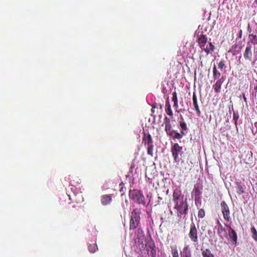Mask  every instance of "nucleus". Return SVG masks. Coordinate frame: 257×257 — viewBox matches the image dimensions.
<instances>
[{"label": "nucleus", "instance_id": "nucleus-1", "mask_svg": "<svg viewBox=\"0 0 257 257\" xmlns=\"http://www.w3.org/2000/svg\"><path fill=\"white\" fill-rule=\"evenodd\" d=\"M175 203V208L181 214H186L187 213L188 206L187 203L183 201V196H180L178 197L173 198Z\"/></svg>", "mask_w": 257, "mask_h": 257}, {"label": "nucleus", "instance_id": "nucleus-2", "mask_svg": "<svg viewBox=\"0 0 257 257\" xmlns=\"http://www.w3.org/2000/svg\"><path fill=\"white\" fill-rule=\"evenodd\" d=\"M129 197L139 204H145V197L140 191L137 190H131L129 192Z\"/></svg>", "mask_w": 257, "mask_h": 257}, {"label": "nucleus", "instance_id": "nucleus-3", "mask_svg": "<svg viewBox=\"0 0 257 257\" xmlns=\"http://www.w3.org/2000/svg\"><path fill=\"white\" fill-rule=\"evenodd\" d=\"M164 124L165 125V130L167 135L170 137L173 136L175 134V131L172 127L170 119L166 117L164 119Z\"/></svg>", "mask_w": 257, "mask_h": 257}, {"label": "nucleus", "instance_id": "nucleus-4", "mask_svg": "<svg viewBox=\"0 0 257 257\" xmlns=\"http://www.w3.org/2000/svg\"><path fill=\"white\" fill-rule=\"evenodd\" d=\"M189 236L191 240L195 243H197L198 241V235L197 230L196 226L194 223H192L190 226V229L189 233Z\"/></svg>", "mask_w": 257, "mask_h": 257}, {"label": "nucleus", "instance_id": "nucleus-5", "mask_svg": "<svg viewBox=\"0 0 257 257\" xmlns=\"http://www.w3.org/2000/svg\"><path fill=\"white\" fill-rule=\"evenodd\" d=\"M221 206L223 217L225 220L228 221L230 219V213L229 208L225 202H223L221 203Z\"/></svg>", "mask_w": 257, "mask_h": 257}, {"label": "nucleus", "instance_id": "nucleus-6", "mask_svg": "<svg viewBox=\"0 0 257 257\" xmlns=\"http://www.w3.org/2000/svg\"><path fill=\"white\" fill-rule=\"evenodd\" d=\"M202 185L200 183H196L194 185L193 190L192 192V196H201L202 190Z\"/></svg>", "mask_w": 257, "mask_h": 257}, {"label": "nucleus", "instance_id": "nucleus-7", "mask_svg": "<svg viewBox=\"0 0 257 257\" xmlns=\"http://www.w3.org/2000/svg\"><path fill=\"white\" fill-rule=\"evenodd\" d=\"M248 38L249 41L247 43V45L250 46L251 47H253V51L254 54L256 49L255 45L257 44V36L255 35L251 34L249 35Z\"/></svg>", "mask_w": 257, "mask_h": 257}, {"label": "nucleus", "instance_id": "nucleus-8", "mask_svg": "<svg viewBox=\"0 0 257 257\" xmlns=\"http://www.w3.org/2000/svg\"><path fill=\"white\" fill-rule=\"evenodd\" d=\"M182 149V147H180L178 144H175L172 149V153L175 161L178 158V154Z\"/></svg>", "mask_w": 257, "mask_h": 257}, {"label": "nucleus", "instance_id": "nucleus-9", "mask_svg": "<svg viewBox=\"0 0 257 257\" xmlns=\"http://www.w3.org/2000/svg\"><path fill=\"white\" fill-rule=\"evenodd\" d=\"M252 47L246 45L244 53L243 54L244 58L249 60V61H252Z\"/></svg>", "mask_w": 257, "mask_h": 257}, {"label": "nucleus", "instance_id": "nucleus-10", "mask_svg": "<svg viewBox=\"0 0 257 257\" xmlns=\"http://www.w3.org/2000/svg\"><path fill=\"white\" fill-rule=\"evenodd\" d=\"M202 50L204 51L207 54L212 52L214 50V46L211 42H208L207 43L204 44L200 47Z\"/></svg>", "mask_w": 257, "mask_h": 257}, {"label": "nucleus", "instance_id": "nucleus-11", "mask_svg": "<svg viewBox=\"0 0 257 257\" xmlns=\"http://www.w3.org/2000/svg\"><path fill=\"white\" fill-rule=\"evenodd\" d=\"M112 195H103L101 198V203L103 205H107L110 203Z\"/></svg>", "mask_w": 257, "mask_h": 257}, {"label": "nucleus", "instance_id": "nucleus-12", "mask_svg": "<svg viewBox=\"0 0 257 257\" xmlns=\"http://www.w3.org/2000/svg\"><path fill=\"white\" fill-rule=\"evenodd\" d=\"M224 81V78L222 77V78L219 79L216 82V83L213 85V88H214V91L216 93H219L220 92L221 85H222V83H223Z\"/></svg>", "mask_w": 257, "mask_h": 257}, {"label": "nucleus", "instance_id": "nucleus-13", "mask_svg": "<svg viewBox=\"0 0 257 257\" xmlns=\"http://www.w3.org/2000/svg\"><path fill=\"white\" fill-rule=\"evenodd\" d=\"M181 257H192L191 251L189 245H185L181 252Z\"/></svg>", "mask_w": 257, "mask_h": 257}, {"label": "nucleus", "instance_id": "nucleus-14", "mask_svg": "<svg viewBox=\"0 0 257 257\" xmlns=\"http://www.w3.org/2000/svg\"><path fill=\"white\" fill-rule=\"evenodd\" d=\"M149 248L148 249V253L151 257L156 256V249L155 247L154 243L151 242L149 245Z\"/></svg>", "mask_w": 257, "mask_h": 257}, {"label": "nucleus", "instance_id": "nucleus-15", "mask_svg": "<svg viewBox=\"0 0 257 257\" xmlns=\"http://www.w3.org/2000/svg\"><path fill=\"white\" fill-rule=\"evenodd\" d=\"M228 234L232 240L235 244H236L237 242V234L235 231L233 229L230 228Z\"/></svg>", "mask_w": 257, "mask_h": 257}, {"label": "nucleus", "instance_id": "nucleus-16", "mask_svg": "<svg viewBox=\"0 0 257 257\" xmlns=\"http://www.w3.org/2000/svg\"><path fill=\"white\" fill-rule=\"evenodd\" d=\"M193 102L195 110L196 111L198 115L200 114V111L198 105L197 104V97L195 94L193 95Z\"/></svg>", "mask_w": 257, "mask_h": 257}, {"label": "nucleus", "instance_id": "nucleus-17", "mask_svg": "<svg viewBox=\"0 0 257 257\" xmlns=\"http://www.w3.org/2000/svg\"><path fill=\"white\" fill-rule=\"evenodd\" d=\"M131 219H134L136 222V220L140 221L139 212L138 210L135 209L132 212Z\"/></svg>", "mask_w": 257, "mask_h": 257}, {"label": "nucleus", "instance_id": "nucleus-18", "mask_svg": "<svg viewBox=\"0 0 257 257\" xmlns=\"http://www.w3.org/2000/svg\"><path fill=\"white\" fill-rule=\"evenodd\" d=\"M213 76L214 79H219L221 76V73L217 70L215 65L213 67Z\"/></svg>", "mask_w": 257, "mask_h": 257}, {"label": "nucleus", "instance_id": "nucleus-19", "mask_svg": "<svg viewBox=\"0 0 257 257\" xmlns=\"http://www.w3.org/2000/svg\"><path fill=\"white\" fill-rule=\"evenodd\" d=\"M166 112L168 115L170 116H173V112L172 111L171 105L169 101H167L166 103Z\"/></svg>", "mask_w": 257, "mask_h": 257}, {"label": "nucleus", "instance_id": "nucleus-20", "mask_svg": "<svg viewBox=\"0 0 257 257\" xmlns=\"http://www.w3.org/2000/svg\"><path fill=\"white\" fill-rule=\"evenodd\" d=\"M202 254L203 257H214V255L208 249H206L205 250H203Z\"/></svg>", "mask_w": 257, "mask_h": 257}, {"label": "nucleus", "instance_id": "nucleus-21", "mask_svg": "<svg viewBox=\"0 0 257 257\" xmlns=\"http://www.w3.org/2000/svg\"><path fill=\"white\" fill-rule=\"evenodd\" d=\"M207 37L205 36H202L200 37L198 40V43L200 47L208 43L207 41Z\"/></svg>", "mask_w": 257, "mask_h": 257}, {"label": "nucleus", "instance_id": "nucleus-22", "mask_svg": "<svg viewBox=\"0 0 257 257\" xmlns=\"http://www.w3.org/2000/svg\"><path fill=\"white\" fill-rule=\"evenodd\" d=\"M88 250L91 253H94L96 251V250L98 249L97 245L95 243L90 244L88 246Z\"/></svg>", "mask_w": 257, "mask_h": 257}, {"label": "nucleus", "instance_id": "nucleus-23", "mask_svg": "<svg viewBox=\"0 0 257 257\" xmlns=\"http://www.w3.org/2000/svg\"><path fill=\"white\" fill-rule=\"evenodd\" d=\"M139 222V220H136V222L134 219H131V221H130V229H135L137 227Z\"/></svg>", "mask_w": 257, "mask_h": 257}, {"label": "nucleus", "instance_id": "nucleus-24", "mask_svg": "<svg viewBox=\"0 0 257 257\" xmlns=\"http://www.w3.org/2000/svg\"><path fill=\"white\" fill-rule=\"evenodd\" d=\"M237 188V193L239 194H241L244 192V189L242 185L240 183H236Z\"/></svg>", "mask_w": 257, "mask_h": 257}, {"label": "nucleus", "instance_id": "nucleus-25", "mask_svg": "<svg viewBox=\"0 0 257 257\" xmlns=\"http://www.w3.org/2000/svg\"><path fill=\"white\" fill-rule=\"evenodd\" d=\"M251 232L252 233V238L255 240L257 241V231L256 229L253 227L251 228Z\"/></svg>", "mask_w": 257, "mask_h": 257}, {"label": "nucleus", "instance_id": "nucleus-26", "mask_svg": "<svg viewBox=\"0 0 257 257\" xmlns=\"http://www.w3.org/2000/svg\"><path fill=\"white\" fill-rule=\"evenodd\" d=\"M171 252L173 257H179L178 250L176 247L171 248Z\"/></svg>", "mask_w": 257, "mask_h": 257}, {"label": "nucleus", "instance_id": "nucleus-27", "mask_svg": "<svg viewBox=\"0 0 257 257\" xmlns=\"http://www.w3.org/2000/svg\"><path fill=\"white\" fill-rule=\"evenodd\" d=\"M181 195H181V191L179 189H176L174 191L173 195V198H175V197H179L180 196H181Z\"/></svg>", "mask_w": 257, "mask_h": 257}, {"label": "nucleus", "instance_id": "nucleus-28", "mask_svg": "<svg viewBox=\"0 0 257 257\" xmlns=\"http://www.w3.org/2000/svg\"><path fill=\"white\" fill-rule=\"evenodd\" d=\"M195 197V202L196 205H201V196H194Z\"/></svg>", "mask_w": 257, "mask_h": 257}, {"label": "nucleus", "instance_id": "nucleus-29", "mask_svg": "<svg viewBox=\"0 0 257 257\" xmlns=\"http://www.w3.org/2000/svg\"><path fill=\"white\" fill-rule=\"evenodd\" d=\"M218 68L222 70L226 67L224 61H221L218 64Z\"/></svg>", "mask_w": 257, "mask_h": 257}, {"label": "nucleus", "instance_id": "nucleus-30", "mask_svg": "<svg viewBox=\"0 0 257 257\" xmlns=\"http://www.w3.org/2000/svg\"><path fill=\"white\" fill-rule=\"evenodd\" d=\"M205 216V211L203 209H201L199 210L198 216L200 218H203Z\"/></svg>", "mask_w": 257, "mask_h": 257}, {"label": "nucleus", "instance_id": "nucleus-31", "mask_svg": "<svg viewBox=\"0 0 257 257\" xmlns=\"http://www.w3.org/2000/svg\"><path fill=\"white\" fill-rule=\"evenodd\" d=\"M172 137L176 139H180L182 138V135L175 131V134Z\"/></svg>", "mask_w": 257, "mask_h": 257}, {"label": "nucleus", "instance_id": "nucleus-32", "mask_svg": "<svg viewBox=\"0 0 257 257\" xmlns=\"http://www.w3.org/2000/svg\"><path fill=\"white\" fill-rule=\"evenodd\" d=\"M180 125L183 130L185 131L187 130L186 124L185 123V122L184 121H181L180 122Z\"/></svg>", "mask_w": 257, "mask_h": 257}, {"label": "nucleus", "instance_id": "nucleus-33", "mask_svg": "<svg viewBox=\"0 0 257 257\" xmlns=\"http://www.w3.org/2000/svg\"><path fill=\"white\" fill-rule=\"evenodd\" d=\"M218 226L217 232L218 234H220L222 232V231L223 230V228H222V226L221 224L220 223H219V222H218Z\"/></svg>", "mask_w": 257, "mask_h": 257}, {"label": "nucleus", "instance_id": "nucleus-34", "mask_svg": "<svg viewBox=\"0 0 257 257\" xmlns=\"http://www.w3.org/2000/svg\"><path fill=\"white\" fill-rule=\"evenodd\" d=\"M172 101L174 102L177 101V97L176 92L173 93Z\"/></svg>", "mask_w": 257, "mask_h": 257}, {"label": "nucleus", "instance_id": "nucleus-35", "mask_svg": "<svg viewBox=\"0 0 257 257\" xmlns=\"http://www.w3.org/2000/svg\"><path fill=\"white\" fill-rule=\"evenodd\" d=\"M148 154H149L151 156H153V147H150L148 148Z\"/></svg>", "mask_w": 257, "mask_h": 257}, {"label": "nucleus", "instance_id": "nucleus-36", "mask_svg": "<svg viewBox=\"0 0 257 257\" xmlns=\"http://www.w3.org/2000/svg\"><path fill=\"white\" fill-rule=\"evenodd\" d=\"M174 106L176 108L178 107V102L177 101L174 102Z\"/></svg>", "mask_w": 257, "mask_h": 257}, {"label": "nucleus", "instance_id": "nucleus-37", "mask_svg": "<svg viewBox=\"0 0 257 257\" xmlns=\"http://www.w3.org/2000/svg\"><path fill=\"white\" fill-rule=\"evenodd\" d=\"M147 198H150L151 197V193H149L148 194H147Z\"/></svg>", "mask_w": 257, "mask_h": 257}]
</instances>
